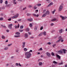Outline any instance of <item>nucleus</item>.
<instances>
[{
	"instance_id": "nucleus-49",
	"label": "nucleus",
	"mask_w": 67,
	"mask_h": 67,
	"mask_svg": "<svg viewBox=\"0 0 67 67\" xmlns=\"http://www.w3.org/2000/svg\"><path fill=\"white\" fill-rule=\"evenodd\" d=\"M14 2V4H16V2Z\"/></svg>"
},
{
	"instance_id": "nucleus-42",
	"label": "nucleus",
	"mask_w": 67,
	"mask_h": 67,
	"mask_svg": "<svg viewBox=\"0 0 67 67\" xmlns=\"http://www.w3.org/2000/svg\"><path fill=\"white\" fill-rule=\"evenodd\" d=\"M43 26L41 27V28L40 30H43Z\"/></svg>"
},
{
	"instance_id": "nucleus-36",
	"label": "nucleus",
	"mask_w": 67,
	"mask_h": 67,
	"mask_svg": "<svg viewBox=\"0 0 67 67\" xmlns=\"http://www.w3.org/2000/svg\"><path fill=\"white\" fill-rule=\"evenodd\" d=\"M0 2L1 3H2V2H3V1L2 0H1L0 1Z\"/></svg>"
},
{
	"instance_id": "nucleus-61",
	"label": "nucleus",
	"mask_w": 67,
	"mask_h": 67,
	"mask_svg": "<svg viewBox=\"0 0 67 67\" xmlns=\"http://www.w3.org/2000/svg\"><path fill=\"white\" fill-rule=\"evenodd\" d=\"M8 20H9V21H11V19L9 18L8 19Z\"/></svg>"
},
{
	"instance_id": "nucleus-33",
	"label": "nucleus",
	"mask_w": 67,
	"mask_h": 67,
	"mask_svg": "<svg viewBox=\"0 0 67 67\" xmlns=\"http://www.w3.org/2000/svg\"><path fill=\"white\" fill-rule=\"evenodd\" d=\"M23 30H22L21 29H20L19 30V32H23Z\"/></svg>"
},
{
	"instance_id": "nucleus-58",
	"label": "nucleus",
	"mask_w": 67,
	"mask_h": 67,
	"mask_svg": "<svg viewBox=\"0 0 67 67\" xmlns=\"http://www.w3.org/2000/svg\"><path fill=\"white\" fill-rule=\"evenodd\" d=\"M10 5H6V7H10Z\"/></svg>"
},
{
	"instance_id": "nucleus-48",
	"label": "nucleus",
	"mask_w": 67,
	"mask_h": 67,
	"mask_svg": "<svg viewBox=\"0 0 67 67\" xmlns=\"http://www.w3.org/2000/svg\"><path fill=\"white\" fill-rule=\"evenodd\" d=\"M16 66H19V64L18 63H15Z\"/></svg>"
},
{
	"instance_id": "nucleus-63",
	"label": "nucleus",
	"mask_w": 67,
	"mask_h": 67,
	"mask_svg": "<svg viewBox=\"0 0 67 67\" xmlns=\"http://www.w3.org/2000/svg\"><path fill=\"white\" fill-rule=\"evenodd\" d=\"M51 25L52 26L54 25V24L53 23H52L51 24Z\"/></svg>"
},
{
	"instance_id": "nucleus-24",
	"label": "nucleus",
	"mask_w": 67,
	"mask_h": 67,
	"mask_svg": "<svg viewBox=\"0 0 67 67\" xmlns=\"http://www.w3.org/2000/svg\"><path fill=\"white\" fill-rule=\"evenodd\" d=\"M59 32L60 33H62V32H63V29H61L60 30Z\"/></svg>"
},
{
	"instance_id": "nucleus-27",
	"label": "nucleus",
	"mask_w": 67,
	"mask_h": 67,
	"mask_svg": "<svg viewBox=\"0 0 67 67\" xmlns=\"http://www.w3.org/2000/svg\"><path fill=\"white\" fill-rule=\"evenodd\" d=\"M13 26V24H10L9 25V26H10V27H11L12 26Z\"/></svg>"
},
{
	"instance_id": "nucleus-7",
	"label": "nucleus",
	"mask_w": 67,
	"mask_h": 67,
	"mask_svg": "<svg viewBox=\"0 0 67 67\" xmlns=\"http://www.w3.org/2000/svg\"><path fill=\"white\" fill-rule=\"evenodd\" d=\"M27 20L29 21H30V22H31V21H33V19L32 18H28Z\"/></svg>"
},
{
	"instance_id": "nucleus-6",
	"label": "nucleus",
	"mask_w": 67,
	"mask_h": 67,
	"mask_svg": "<svg viewBox=\"0 0 67 67\" xmlns=\"http://www.w3.org/2000/svg\"><path fill=\"white\" fill-rule=\"evenodd\" d=\"M25 42H23V48H24L25 46Z\"/></svg>"
},
{
	"instance_id": "nucleus-26",
	"label": "nucleus",
	"mask_w": 67,
	"mask_h": 67,
	"mask_svg": "<svg viewBox=\"0 0 67 67\" xmlns=\"http://www.w3.org/2000/svg\"><path fill=\"white\" fill-rule=\"evenodd\" d=\"M43 34L44 35H46V32L44 31L43 33Z\"/></svg>"
},
{
	"instance_id": "nucleus-13",
	"label": "nucleus",
	"mask_w": 67,
	"mask_h": 67,
	"mask_svg": "<svg viewBox=\"0 0 67 67\" xmlns=\"http://www.w3.org/2000/svg\"><path fill=\"white\" fill-rule=\"evenodd\" d=\"M16 35H20V33L19 32H16Z\"/></svg>"
},
{
	"instance_id": "nucleus-56",
	"label": "nucleus",
	"mask_w": 67,
	"mask_h": 67,
	"mask_svg": "<svg viewBox=\"0 0 67 67\" xmlns=\"http://www.w3.org/2000/svg\"><path fill=\"white\" fill-rule=\"evenodd\" d=\"M35 30H37V27H35Z\"/></svg>"
},
{
	"instance_id": "nucleus-52",
	"label": "nucleus",
	"mask_w": 67,
	"mask_h": 67,
	"mask_svg": "<svg viewBox=\"0 0 67 67\" xmlns=\"http://www.w3.org/2000/svg\"><path fill=\"white\" fill-rule=\"evenodd\" d=\"M33 15H34V16H36V14H33Z\"/></svg>"
},
{
	"instance_id": "nucleus-3",
	"label": "nucleus",
	"mask_w": 67,
	"mask_h": 67,
	"mask_svg": "<svg viewBox=\"0 0 67 67\" xmlns=\"http://www.w3.org/2000/svg\"><path fill=\"white\" fill-rule=\"evenodd\" d=\"M19 16V14H17L16 15H15L14 16L12 17V19H15L18 18Z\"/></svg>"
},
{
	"instance_id": "nucleus-30",
	"label": "nucleus",
	"mask_w": 67,
	"mask_h": 67,
	"mask_svg": "<svg viewBox=\"0 0 67 67\" xmlns=\"http://www.w3.org/2000/svg\"><path fill=\"white\" fill-rule=\"evenodd\" d=\"M14 37H20V35L14 36Z\"/></svg>"
},
{
	"instance_id": "nucleus-43",
	"label": "nucleus",
	"mask_w": 67,
	"mask_h": 67,
	"mask_svg": "<svg viewBox=\"0 0 67 67\" xmlns=\"http://www.w3.org/2000/svg\"><path fill=\"white\" fill-rule=\"evenodd\" d=\"M32 7V5H29V8H31V7Z\"/></svg>"
},
{
	"instance_id": "nucleus-59",
	"label": "nucleus",
	"mask_w": 67,
	"mask_h": 67,
	"mask_svg": "<svg viewBox=\"0 0 67 67\" xmlns=\"http://www.w3.org/2000/svg\"><path fill=\"white\" fill-rule=\"evenodd\" d=\"M63 41H64V40H63V39L61 40V42H63Z\"/></svg>"
},
{
	"instance_id": "nucleus-55",
	"label": "nucleus",
	"mask_w": 67,
	"mask_h": 67,
	"mask_svg": "<svg viewBox=\"0 0 67 67\" xmlns=\"http://www.w3.org/2000/svg\"><path fill=\"white\" fill-rule=\"evenodd\" d=\"M54 32H55V31L54 30H53L52 31V33H54Z\"/></svg>"
},
{
	"instance_id": "nucleus-62",
	"label": "nucleus",
	"mask_w": 67,
	"mask_h": 67,
	"mask_svg": "<svg viewBox=\"0 0 67 67\" xmlns=\"http://www.w3.org/2000/svg\"><path fill=\"white\" fill-rule=\"evenodd\" d=\"M9 27L10 28V29H12V27Z\"/></svg>"
},
{
	"instance_id": "nucleus-53",
	"label": "nucleus",
	"mask_w": 67,
	"mask_h": 67,
	"mask_svg": "<svg viewBox=\"0 0 67 67\" xmlns=\"http://www.w3.org/2000/svg\"><path fill=\"white\" fill-rule=\"evenodd\" d=\"M42 48H41L39 50V51H42Z\"/></svg>"
},
{
	"instance_id": "nucleus-54",
	"label": "nucleus",
	"mask_w": 67,
	"mask_h": 67,
	"mask_svg": "<svg viewBox=\"0 0 67 67\" xmlns=\"http://www.w3.org/2000/svg\"><path fill=\"white\" fill-rule=\"evenodd\" d=\"M38 16H39V15H38V14H37V15H36V17H38Z\"/></svg>"
},
{
	"instance_id": "nucleus-31",
	"label": "nucleus",
	"mask_w": 67,
	"mask_h": 67,
	"mask_svg": "<svg viewBox=\"0 0 67 67\" xmlns=\"http://www.w3.org/2000/svg\"><path fill=\"white\" fill-rule=\"evenodd\" d=\"M29 26L30 27H32V24L31 23L30 24Z\"/></svg>"
},
{
	"instance_id": "nucleus-19",
	"label": "nucleus",
	"mask_w": 67,
	"mask_h": 67,
	"mask_svg": "<svg viewBox=\"0 0 67 67\" xmlns=\"http://www.w3.org/2000/svg\"><path fill=\"white\" fill-rule=\"evenodd\" d=\"M51 55L52 56H55V54H54V53L52 52L51 53Z\"/></svg>"
},
{
	"instance_id": "nucleus-60",
	"label": "nucleus",
	"mask_w": 67,
	"mask_h": 67,
	"mask_svg": "<svg viewBox=\"0 0 67 67\" xmlns=\"http://www.w3.org/2000/svg\"><path fill=\"white\" fill-rule=\"evenodd\" d=\"M46 11V9H44V10H43L44 12H45V11Z\"/></svg>"
},
{
	"instance_id": "nucleus-17",
	"label": "nucleus",
	"mask_w": 67,
	"mask_h": 67,
	"mask_svg": "<svg viewBox=\"0 0 67 67\" xmlns=\"http://www.w3.org/2000/svg\"><path fill=\"white\" fill-rule=\"evenodd\" d=\"M1 26L2 27H4V28H6V26H4V25H1Z\"/></svg>"
},
{
	"instance_id": "nucleus-21",
	"label": "nucleus",
	"mask_w": 67,
	"mask_h": 67,
	"mask_svg": "<svg viewBox=\"0 0 67 67\" xmlns=\"http://www.w3.org/2000/svg\"><path fill=\"white\" fill-rule=\"evenodd\" d=\"M46 14H44L42 16V17H45V16H46Z\"/></svg>"
},
{
	"instance_id": "nucleus-44",
	"label": "nucleus",
	"mask_w": 67,
	"mask_h": 67,
	"mask_svg": "<svg viewBox=\"0 0 67 67\" xmlns=\"http://www.w3.org/2000/svg\"><path fill=\"white\" fill-rule=\"evenodd\" d=\"M55 46H56V44H54L53 46V47H55Z\"/></svg>"
},
{
	"instance_id": "nucleus-28",
	"label": "nucleus",
	"mask_w": 67,
	"mask_h": 67,
	"mask_svg": "<svg viewBox=\"0 0 67 67\" xmlns=\"http://www.w3.org/2000/svg\"><path fill=\"white\" fill-rule=\"evenodd\" d=\"M53 63H54V64H57V63L55 61H53Z\"/></svg>"
},
{
	"instance_id": "nucleus-50",
	"label": "nucleus",
	"mask_w": 67,
	"mask_h": 67,
	"mask_svg": "<svg viewBox=\"0 0 67 67\" xmlns=\"http://www.w3.org/2000/svg\"><path fill=\"white\" fill-rule=\"evenodd\" d=\"M18 26H17V28H19V26H19V24H18Z\"/></svg>"
},
{
	"instance_id": "nucleus-29",
	"label": "nucleus",
	"mask_w": 67,
	"mask_h": 67,
	"mask_svg": "<svg viewBox=\"0 0 67 67\" xmlns=\"http://www.w3.org/2000/svg\"><path fill=\"white\" fill-rule=\"evenodd\" d=\"M60 40H58L56 42V43H58V42H60Z\"/></svg>"
},
{
	"instance_id": "nucleus-22",
	"label": "nucleus",
	"mask_w": 67,
	"mask_h": 67,
	"mask_svg": "<svg viewBox=\"0 0 67 67\" xmlns=\"http://www.w3.org/2000/svg\"><path fill=\"white\" fill-rule=\"evenodd\" d=\"M43 64V63H42L41 62H40L39 63V65H42Z\"/></svg>"
},
{
	"instance_id": "nucleus-1",
	"label": "nucleus",
	"mask_w": 67,
	"mask_h": 67,
	"mask_svg": "<svg viewBox=\"0 0 67 67\" xmlns=\"http://www.w3.org/2000/svg\"><path fill=\"white\" fill-rule=\"evenodd\" d=\"M25 55H26V57L27 58H30V57L31 55V54L30 53V52H27L25 53Z\"/></svg>"
},
{
	"instance_id": "nucleus-12",
	"label": "nucleus",
	"mask_w": 67,
	"mask_h": 67,
	"mask_svg": "<svg viewBox=\"0 0 67 67\" xmlns=\"http://www.w3.org/2000/svg\"><path fill=\"white\" fill-rule=\"evenodd\" d=\"M8 47H6L4 49L5 51H7V50H8Z\"/></svg>"
},
{
	"instance_id": "nucleus-5",
	"label": "nucleus",
	"mask_w": 67,
	"mask_h": 67,
	"mask_svg": "<svg viewBox=\"0 0 67 67\" xmlns=\"http://www.w3.org/2000/svg\"><path fill=\"white\" fill-rule=\"evenodd\" d=\"M50 12L48 11V10H47L46 12V14H47L48 15H49V13Z\"/></svg>"
},
{
	"instance_id": "nucleus-40",
	"label": "nucleus",
	"mask_w": 67,
	"mask_h": 67,
	"mask_svg": "<svg viewBox=\"0 0 67 67\" xmlns=\"http://www.w3.org/2000/svg\"><path fill=\"white\" fill-rule=\"evenodd\" d=\"M24 51H27V49L26 48H24Z\"/></svg>"
},
{
	"instance_id": "nucleus-16",
	"label": "nucleus",
	"mask_w": 67,
	"mask_h": 67,
	"mask_svg": "<svg viewBox=\"0 0 67 67\" xmlns=\"http://www.w3.org/2000/svg\"><path fill=\"white\" fill-rule=\"evenodd\" d=\"M53 4V3H51L50 4H49L48 5V7H50L51 5H52Z\"/></svg>"
},
{
	"instance_id": "nucleus-20",
	"label": "nucleus",
	"mask_w": 67,
	"mask_h": 67,
	"mask_svg": "<svg viewBox=\"0 0 67 67\" xmlns=\"http://www.w3.org/2000/svg\"><path fill=\"white\" fill-rule=\"evenodd\" d=\"M43 32H42L41 33H40L39 35V36H41V35H43Z\"/></svg>"
},
{
	"instance_id": "nucleus-39",
	"label": "nucleus",
	"mask_w": 67,
	"mask_h": 67,
	"mask_svg": "<svg viewBox=\"0 0 67 67\" xmlns=\"http://www.w3.org/2000/svg\"><path fill=\"white\" fill-rule=\"evenodd\" d=\"M63 64V63H59V65H62V64Z\"/></svg>"
},
{
	"instance_id": "nucleus-45",
	"label": "nucleus",
	"mask_w": 67,
	"mask_h": 67,
	"mask_svg": "<svg viewBox=\"0 0 67 67\" xmlns=\"http://www.w3.org/2000/svg\"><path fill=\"white\" fill-rule=\"evenodd\" d=\"M34 8L35 9H37V7H36V6H35L34 7Z\"/></svg>"
},
{
	"instance_id": "nucleus-8",
	"label": "nucleus",
	"mask_w": 67,
	"mask_h": 67,
	"mask_svg": "<svg viewBox=\"0 0 67 67\" xmlns=\"http://www.w3.org/2000/svg\"><path fill=\"white\" fill-rule=\"evenodd\" d=\"M56 18H54V19H53L52 20H51V21L54 22V21H56Z\"/></svg>"
},
{
	"instance_id": "nucleus-57",
	"label": "nucleus",
	"mask_w": 67,
	"mask_h": 67,
	"mask_svg": "<svg viewBox=\"0 0 67 67\" xmlns=\"http://www.w3.org/2000/svg\"><path fill=\"white\" fill-rule=\"evenodd\" d=\"M18 21H21V19H19L18 20Z\"/></svg>"
},
{
	"instance_id": "nucleus-35",
	"label": "nucleus",
	"mask_w": 67,
	"mask_h": 67,
	"mask_svg": "<svg viewBox=\"0 0 67 67\" xmlns=\"http://www.w3.org/2000/svg\"><path fill=\"white\" fill-rule=\"evenodd\" d=\"M27 16H30V14L27 13Z\"/></svg>"
},
{
	"instance_id": "nucleus-14",
	"label": "nucleus",
	"mask_w": 67,
	"mask_h": 67,
	"mask_svg": "<svg viewBox=\"0 0 67 67\" xmlns=\"http://www.w3.org/2000/svg\"><path fill=\"white\" fill-rule=\"evenodd\" d=\"M60 17H61L62 18V20H64V17L62 16H60Z\"/></svg>"
},
{
	"instance_id": "nucleus-10",
	"label": "nucleus",
	"mask_w": 67,
	"mask_h": 67,
	"mask_svg": "<svg viewBox=\"0 0 67 67\" xmlns=\"http://www.w3.org/2000/svg\"><path fill=\"white\" fill-rule=\"evenodd\" d=\"M25 37L26 38H27L28 37V35L27 34H25Z\"/></svg>"
},
{
	"instance_id": "nucleus-37",
	"label": "nucleus",
	"mask_w": 67,
	"mask_h": 67,
	"mask_svg": "<svg viewBox=\"0 0 67 67\" xmlns=\"http://www.w3.org/2000/svg\"><path fill=\"white\" fill-rule=\"evenodd\" d=\"M3 20V18H0V20Z\"/></svg>"
},
{
	"instance_id": "nucleus-47",
	"label": "nucleus",
	"mask_w": 67,
	"mask_h": 67,
	"mask_svg": "<svg viewBox=\"0 0 67 67\" xmlns=\"http://www.w3.org/2000/svg\"><path fill=\"white\" fill-rule=\"evenodd\" d=\"M11 59L14 58V57H13V56L12 57H11Z\"/></svg>"
},
{
	"instance_id": "nucleus-9",
	"label": "nucleus",
	"mask_w": 67,
	"mask_h": 67,
	"mask_svg": "<svg viewBox=\"0 0 67 67\" xmlns=\"http://www.w3.org/2000/svg\"><path fill=\"white\" fill-rule=\"evenodd\" d=\"M58 38L59 39V40H60H60H61L62 39V36H60Z\"/></svg>"
},
{
	"instance_id": "nucleus-32",
	"label": "nucleus",
	"mask_w": 67,
	"mask_h": 67,
	"mask_svg": "<svg viewBox=\"0 0 67 67\" xmlns=\"http://www.w3.org/2000/svg\"><path fill=\"white\" fill-rule=\"evenodd\" d=\"M5 4H8V1H5Z\"/></svg>"
},
{
	"instance_id": "nucleus-25",
	"label": "nucleus",
	"mask_w": 67,
	"mask_h": 67,
	"mask_svg": "<svg viewBox=\"0 0 67 67\" xmlns=\"http://www.w3.org/2000/svg\"><path fill=\"white\" fill-rule=\"evenodd\" d=\"M63 52L64 54H65L66 53V50L63 49Z\"/></svg>"
},
{
	"instance_id": "nucleus-11",
	"label": "nucleus",
	"mask_w": 67,
	"mask_h": 67,
	"mask_svg": "<svg viewBox=\"0 0 67 67\" xmlns=\"http://www.w3.org/2000/svg\"><path fill=\"white\" fill-rule=\"evenodd\" d=\"M57 58H58L59 59H60V56L58 54H57Z\"/></svg>"
},
{
	"instance_id": "nucleus-2",
	"label": "nucleus",
	"mask_w": 67,
	"mask_h": 67,
	"mask_svg": "<svg viewBox=\"0 0 67 67\" xmlns=\"http://www.w3.org/2000/svg\"><path fill=\"white\" fill-rule=\"evenodd\" d=\"M63 3H62L60 5V6L59 7V11H61L62 9H63Z\"/></svg>"
},
{
	"instance_id": "nucleus-51",
	"label": "nucleus",
	"mask_w": 67,
	"mask_h": 67,
	"mask_svg": "<svg viewBox=\"0 0 67 67\" xmlns=\"http://www.w3.org/2000/svg\"><path fill=\"white\" fill-rule=\"evenodd\" d=\"M15 29H16L17 28V26L16 25H15Z\"/></svg>"
},
{
	"instance_id": "nucleus-41",
	"label": "nucleus",
	"mask_w": 67,
	"mask_h": 67,
	"mask_svg": "<svg viewBox=\"0 0 67 67\" xmlns=\"http://www.w3.org/2000/svg\"><path fill=\"white\" fill-rule=\"evenodd\" d=\"M47 44H48V45H51V43L50 42H48L47 43Z\"/></svg>"
},
{
	"instance_id": "nucleus-15",
	"label": "nucleus",
	"mask_w": 67,
	"mask_h": 67,
	"mask_svg": "<svg viewBox=\"0 0 67 67\" xmlns=\"http://www.w3.org/2000/svg\"><path fill=\"white\" fill-rule=\"evenodd\" d=\"M30 31V29H29L28 28H27L26 29V31H27V32H29Z\"/></svg>"
},
{
	"instance_id": "nucleus-64",
	"label": "nucleus",
	"mask_w": 67,
	"mask_h": 67,
	"mask_svg": "<svg viewBox=\"0 0 67 67\" xmlns=\"http://www.w3.org/2000/svg\"><path fill=\"white\" fill-rule=\"evenodd\" d=\"M65 67H67V65H65Z\"/></svg>"
},
{
	"instance_id": "nucleus-38",
	"label": "nucleus",
	"mask_w": 67,
	"mask_h": 67,
	"mask_svg": "<svg viewBox=\"0 0 67 67\" xmlns=\"http://www.w3.org/2000/svg\"><path fill=\"white\" fill-rule=\"evenodd\" d=\"M23 26L22 25L20 26V28L21 29H23Z\"/></svg>"
},
{
	"instance_id": "nucleus-46",
	"label": "nucleus",
	"mask_w": 67,
	"mask_h": 67,
	"mask_svg": "<svg viewBox=\"0 0 67 67\" xmlns=\"http://www.w3.org/2000/svg\"><path fill=\"white\" fill-rule=\"evenodd\" d=\"M59 52L60 53H63V52L62 51H59Z\"/></svg>"
},
{
	"instance_id": "nucleus-23",
	"label": "nucleus",
	"mask_w": 67,
	"mask_h": 67,
	"mask_svg": "<svg viewBox=\"0 0 67 67\" xmlns=\"http://www.w3.org/2000/svg\"><path fill=\"white\" fill-rule=\"evenodd\" d=\"M37 5L38 6V7H39L40 6H41V4H37Z\"/></svg>"
},
{
	"instance_id": "nucleus-18",
	"label": "nucleus",
	"mask_w": 67,
	"mask_h": 67,
	"mask_svg": "<svg viewBox=\"0 0 67 67\" xmlns=\"http://www.w3.org/2000/svg\"><path fill=\"white\" fill-rule=\"evenodd\" d=\"M2 39H5V37L4 35H2Z\"/></svg>"
},
{
	"instance_id": "nucleus-4",
	"label": "nucleus",
	"mask_w": 67,
	"mask_h": 67,
	"mask_svg": "<svg viewBox=\"0 0 67 67\" xmlns=\"http://www.w3.org/2000/svg\"><path fill=\"white\" fill-rule=\"evenodd\" d=\"M46 55H47L48 57H51V54L49 53L48 52H47L46 53Z\"/></svg>"
},
{
	"instance_id": "nucleus-34",
	"label": "nucleus",
	"mask_w": 67,
	"mask_h": 67,
	"mask_svg": "<svg viewBox=\"0 0 67 67\" xmlns=\"http://www.w3.org/2000/svg\"><path fill=\"white\" fill-rule=\"evenodd\" d=\"M12 45V44H10L8 45V46H11Z\"/></svg>"
}]
</instances>
